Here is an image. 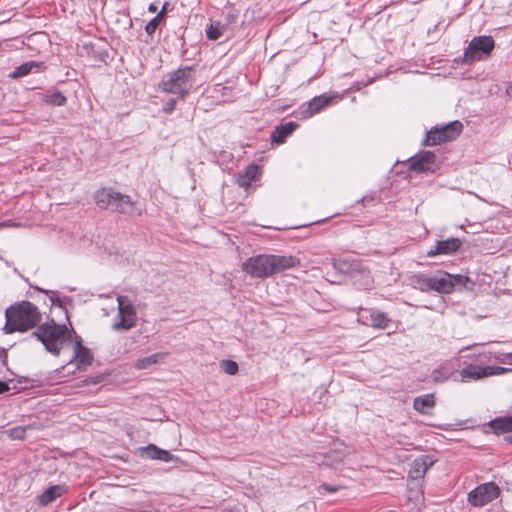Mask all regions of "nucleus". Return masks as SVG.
I'll return each instance as SVG.
<instances>
[{"label":"nucleus","mask_w":512,"mask_h":512,"mask_svg":"<svg viewBox=\"0 0 512 512\" xmlns=\"http://www.w3.org/2000/svg\"><path fill=\"white\" fill-rule=\"evenodd\" d=\"M31 336L40 340L47 351L58 355L63 345L69 340L70 332L65 325H59L52 320L40 325Z\"/></svg>","instance_id":"20e7f679"},{"label":"nucleus","mask_w":512,"mask_h":512,"mask_svg":"<svg viewBox=\"0 0 512 512\" xmlns=\"http://www.w3.org/2000/svg\"><path fill=\"white\" fill-rule=\"evenodd\" d=\"M259 174V166L250 164L246 167L245 171L238 176L237 183L239 186L247 188L258 178Z\"/></svg>","instance_id":"a211bd4d"},{"label":"nucleus","mask_w":512,"mask_h":512,"mask_svg":"<svg viewBox=\"0 0 512 512\" xmlns=\"http://www.w3.org/2000/svg\"><path fill=\"white\" fill-rule=\"evenodd\" d=\"M489 426L496 434H503L512 431V416L499 417L489 422Z\"/></svg>","instance_id":"5701e85b"},{"label":"nucleus","mask_w":512,"mask_h":512,"mask_svg":"<svg viewBox=\"0 0 512 512\" xmlns=\"http://www.w3.org/2000/svg\"><path fill=\"white\" fill-rule=\"evenodd\" d=\"M460 247L461 241L458 238H449L438 241L434 248L427 252V256L434 257L436 255H450L456 252Z\"/></svg>","instance_id":"9b49d317"},{"label":"nucleus","mask_w":512,"mask_h":512,"mask_svg":"<svg viewBox=\"0 0 512 512\" xmlns=\"http://www.w3.org/2000/svg\"><path fill=\"white\" fill-rule=\"evenodd\" d=\"M463 125L460 121H452L443 126L432 127L422 141L424 146L438 145L446 141L454 140L460 135Z\"/></svg>","instance_id":"423d86ee"},{"label":"nucleus","mask_w":512,"mask_h":512,"mask_svg":"<svg viewBox=\"0 0 512 512\" xmlns=\"http://www.w3.org/2000/svg\"><path fill=\"white\" fill-rule=\"evenodd\" d=\"M348 265V262L345 260V261H336V260H333V267L335 269H339L340 271L342 272H352L354 270H356L359 266L358 263H351L349 267L346 268V266Z\"/></svg>","instance_id":"2f4dec72"},{"label":"nucleus","mask_w":512,"mask_h":512,"mask_svg":"<svg viewBox=\"0 0 512 512\" xmlns=\"http://www.w3.org/2000/svg\"><path fill=\"white\" fill-rule=\"evenodd\" d=\"M460 381L464 382L467 379L474 381L481 380L488 377L486 366L469 364L460 371Z\"/></svg>","instance_id":"ddd939ff"},{"label":"nucleus","mask_w":512,"mask_h":512,"mask_svg":"<svg viewBox=\"0 0 512 512\" xmlns=\"http://www.w3.org/2000/svg\"><path fill=\"white\" fill-rule=\"evenodd\" d=\"M468 278L463 275H451L446 272L439 271L434 276H431V290L441 294H449L454 290L456 285H464Z\"/></svg>","instance_id":"1a4fd4ad"},{"label":"nucleus","mask_w":512,"mask_h":512,"mask_svg":"<svg viewBox=\"0 0 512 512\" xmlns=\"http://www.w3.org/2000/svg\"><path fill=\"white\" fill-rule=\"evenodd\" d=\"M486 370H487L488 377L493 376V375H501V374H505L508 372H512L511 368H505V367H501V366H486Z\"/></svg>","instance_id":"c9c22d12"},{"label":"nucleus","mask_w":512,"mask_h":512,"mask_svg":"<svg viewBox=\"0 0 512 512\" xmlns=\"http://www.w3.org/2000/svg\"><path fill=\"white\" fill-rule=\"evenodd\" d=\"M371 326L378 329H386L389 326L390 319L383 312L373 311L370 313Z\"/></svg>","instance_id":"a878e982"},{"label":"nucleus","mask_w":512,"mask_h":512,"mask_svg":"<svg viewBox=\"0 0 512 512\" xmlns=\"http://www.w3.org/2000/svg\"><path fill=\"white\" fill-rule=\"evenodd\" d=\"M46 101L52 105L63 106L67 99L61 92L55 91L46 96Z\"/></svg>","instance_id":"c85d7f7f"},{"label":"nucleus","mask_w":512,"mask_h":512,"mask_svg":"<svg viewBox=\"0 0 512 512\" xmlns=\"http://www.w3.org/2000/svg\"><path fill=\"white\" fill-rule=\"evenodd\" d=\"M451 377V373L444 368L434 369L431 373V379L434 383H443Z\"/></svg>","instance_id":"cd10ccee"},{"label":"nucleus","mask_w":512,"mask_h":512,"mask_svg":"<svg viewBox=\"0 0 512 512\" xmlns=\"http://www.w3.org/2000/svg\"><path fill=\"white\" fill-rule=\"evenodd\" d=\"M434 464V459L430 455H422L413 461L410 476L418 479L424 476L427 470Z\"/></svg>","instance_id":"f8f14e48"},{"label":"nucleus","mask_w":512,"mask_h":512,"mask_svg":"<svg viewBox=\"0 0 512 512\" xmlns=\"http://www.w3.org/2000/svg\"><path fill=\"white\" fill-rule=\"evenodd\" d=\"M9 390V386L6 382L0 380V394Z\"/></svg>","instance_id":"37998d69"},{"label":"nucleus","mask_w":512,"mask_h":512,"mask_svg":"<svg viewBox=\"0 0 512 512\" xmlns=\"http://www.w3.org/2000/svg\"><path fill=\"white\" fill-rule=\"evenodd\" d=\"M76 362L78 368L90 365L92 362V355L90 354V351L80 343H77L76 346Z\"/></svg>","instance_id":"393cba45"},{"label":"nucleus","mask_w":512,"mask_h":512,"mask_svg":"<svg viewBox=\"0 0 512 512\" xmlns=\"http://www.w3.org/2000/svg\"><path fill=\"white\" fill-rule=\"evenodd\" d=\"M41 67V63L35 62V61H28L20 66H18L11 74L10 77L17 79L24 77L32 72L33 69H39Z\"/></svg>","instance_id":"b1692460"},{"label":"nucleus","mask_w":512,"mask_h":512,"mask_svg":"<svg viewBox=\"0 0 512 512\" xmlns=\"http://www.w3.org/2000/svg\"><path fill=\"white\" fill-rule=\"evenodd\" d=\"M410 285L420 290L421 292L431 291V276H427L423 273L413 274L410 278Z\"/></svg>","instance_id":"4be33fe9"},{"label":"nucleus","mask_w":512,"mask_h":512,"mask_svg":"<svg viewBox=\"0 0 512 512\" xmlns=\"http://www.w3.org/2000/svg\"><path fill=\"white\" fill-rule=\"evenodd\" d=\"M6 323L3 330L6 334L16 331L25 332L36 327L42 319L38 308L29 301L9 307L5 312Z\"/></svg>","instance_id":"f03ea898"},{"label":"nucleus","mask_w":512,"mask_h":512,"mask_svg":"<svg viewBox=\"0 0 512 512\" xmlns=\"http://www.w3.org/2000/svg\"><path fill=\"white\" fill-rule=\"evenodd\" d=\"M111 208L122 214H131L134 209V203L130 196L116 192L115 202H113Z\"/></svg>","instance_id":"f3484780"},{"label":"nucleus","mask_w":512,"mask_h":512,"mask_svg":"<svg viewBox=\"0 0 512 512\" xmlns=\"http://www.w3.org/2000/svg\"><path fill=\"white\" fill-rule=\"evenodd\" d=\"M51 301L54 306L64 308V302L59 297H56V298L53 297V298H51Z\"/></svg>","instance_id":"ea45409f"},{"label":"nucleus","mask_w":512,"mask_h":512,"mask_svg":"<svg viewBox=\"0 0 512 512\" xmlns=\"http://www.w3.org/2000/svg\"><path fill=\"white\" fill-rule=\"evenodd\" d=\"M297 127L298 124L295 122H287L277 126L271 134L272 142L277 144L284 143L286 138L291 135Z\"/></svg>","instance_id":"dca6fc26"},{"label":"nucleus","mask_w":512,"mask_h":512,"mask_svg":"<svg viewBox=\"0 0 512 512\" xmlns=\"http://www.w3.org/2000/svg\"><path fill=\"white\" fill-rule=\"evenodd\" d=\"M65 492L66 488L64 485H52L38 496V504L42 507L47 506L61 497Z\"/></svg>","instance_id":"4468645a"},{"label":"nucleus","mask_w":512,"mask_h":512,"mask_svg":"<svg viewBox=\"0 0 512 512\" xmlns=\"http://www.w3.org/2000/svg\"><path fill=\"white\" fill-rule=\"evenodd\" d=\"M225 28L220 22L211 23L206 29V36L209 40H218L224 32Z\"/></svg>","instance_id":"bb28decb"},{"label":"nucleus","mask_w":512,"mask_h":512,"mask_svg":"<svg viewBox=\"0 0 512 512\" xmlns=\"http://www.w3.org/2000/svg\"><path fill=\"white\" fill-rule=\"evenodd\" d=\"M299 264V259L291 255H257L243 263V270L253 277L263 278Z\"/></svg>","instance_id":"f257e3e1"},{"label":"nucleus","mask_w":512,"mask_h":512,"mask_svg":"<svg viewBox=\"0 0 512 512\" xmlns=\"http://www.w3.org/2000/svg\"><path fill=\"white\" fill-rule=\"evenodd\" d=\"M195 69L191 66L179 67L177 70L163 75L159 88L161 91L177 95L184 99L193 88L196 81Z\"/></svg>","instance_id":"7ed1b4c3"},{"label":"nucleus","mask_w":512,"mask_h":512,"mask_svg":"<svg viewBox=\"0 0 512 512\" xmlns=\"http://www.w3.org/2000/svg\"><path fill=\"white\" fill-rule=\"evenodd\" d=\"M163 20L155 16L145 26V31L148 35L152 36Z\"/></svg>","instance_id":"72a5a7b5"},{"label":"nucleus","mask_w":512,"mask_h":512,"mask_svg":"<svg viewBox=\"0 0 512 512\" xmlns=\"http://www.w3.org/2000/svg\"><path fill=\"white\" fill-rule=\"evenodd\" d=\"M118 314L111 328L114 331H128L137 324V311L128 296L118 295Z\"/></svg>","instance_id":"39448f33"},{"label":"nucleus","mask_w":512,"mask_h":512,"mask_svg":"<svg viewBox=\"0 0 512 512\" xmlns=\"http://www.w3.org/2000/svg\"><path fill=\"white\" fill-rule=\"evenodd\" d=\"M332 97H329L325 94L314 97L311 101L308 102L307 109L305 111L306 116L310 117L315 113L320 112L324 107H326Z\"/></svg>","instance_id":"aec40b11"},{"label":"nucleus","mask_w":512,"mask_h":512,"mask_svg":"<svg viewBox=\"0 0 512 512\" xmlns=\"http://www.w3.org/2000/svg\"><path fill=\"white\" fill-rule=\"evenodd\" d=\"M490 356L489 358H494L495 360L499 361V362H506L507 360L509 361V363L512 364V353H495V352H489Z\"/></svg>","instance_id":"e433bc0d"},{"label":"nucleus","mask_w":512,"mask_h":512,"mask_svg":"<svg viewBox=\"0 0 512 512\" xmlns=\"http://www.w3.org/2000/svg\"><path fill=\"white\" fill-rule=\"evenodd\" d=\"M148 11L150 13H155L157 11V6L154 4V3H151L149 6H148Z\"/></svg>","instance_id":"c03bdc74"},{"label":"nucleus","mask_w":512,"mask_h":512,"mask_svg":"<svg viewBox=\"0 0 512 512\" xmlns=\"http://www.w3.org/2000/svg\"><path fill=\"white\" fill-rule=\"evenodd\" d=\"M167 355H168L167 352H159V353L152 354L148 357L140 358L135 361L134 367L138 370L147 369L152 365H156L158 363L163 362L165 360V358L167 357Z\"/></svg>","instance_id":"412c9836"},{"label":"nucleus","mask_w":512,"mask_h":512,"mask_svg":"<svg viewBox=\"0 0 512 512\" xmlns=\"http://www.w3.org/2000/svg\"><path fill=\"white\" fill-rule=\"evenodd\" d=\"M333 454H335V458L332 462L327 461L328 465H332L333 462H341L343 460V455L341 453L333 452Z\"/></svg>","instance_id":"79ce46f5"},{"label":"nucleus","mask_w":512,"mask_h":512,"mask_svg":"<svg viewBox=\"0 0 512 512\" xmlns=\"http://www.w3.org/2000/svg\"><path fill=\"white\" fill-rule=\"evenodd\" d=\"M112 188H101L94 194V200L98 207L101 209H108L115 202V194Z\"/></svg>","instance_id":"2eb2a0df"},{"label":"nucleus","mask_w":512,"mask_h":512,"mask_svg":"<svg viewBox=\"0 0 512 512\" xmlns=\"http://www.w3.org/2000/svg\"><path fill=\"white\" fill-rule=\"evenodd\" d=\"M409 167L411 170L418 173H434L439 169V163L436 160L434 152L422 151L410 159Z\"/></svg>","instance_id":"9d476101"},{"label":"nucleus","mask_w":512,"mask_h":512,"mask_svg":"<svg viewBox=\"0 0 512 512\" xmlns=\"http://www.w3.org/2000/svg\"><path fill=\"white\" fill-rule=\"evenodd\" d=\"M167 5L168 3H165L162 7V9L158 12V14L156 15L158 18L164 20V17L166 15V12H167Z\"/></svg>","instance_id":"a19ab883"},{"label":"nucleus","mask_w":512,"mask_h":512,"mask_svg":"<svg viewBox=\"0 0 512 512\" xmlns=\"http://www.w3.org/2000/svg\"><path fill=\"white\" fill-rule=\"evenodd\" d=\"M160 450L161 449L157 446L149 444L142 449V452L147 458L157 460V456H159Z\"/></svg>","instance_id":"473e14b6"},{"label":"nucleus","mask_w":512,"mask_h":512,"mask_svg":"<svg viewBox=\"0 0 512 512\" xmlns=\"http://www.w3.org/2000/svg\"><path fill=\"white\" fill-rule=\"evenodd\" d=\"M220 366L228 375H235L238 372V364L235 361L222 360Z\"/></svg>","instance_id":"7c9ffc66"},{"label":"nucleus","mask_w":512,"mask_h":512,"mask_svg":"<svg viewBox=\"0 0 512 512\" xmlns=\"http://www.w3.org/2000/svg\"><path fill=\"white\" fill-rule=\"evenodd\" d=\"M173 459V455L167 451V450H160L159 456H157V460L163 461V462H169Z\"/></svg>","instance_id":"4c0bfd02"},{"label":"nucleus","mask_w":512,"mask_h":512,"mask_svg":"<svg viewBox=\"0 0 512 512\" xmlns=\"http://www.w3.org/2000/svg\"><path fill=\"white\" fill-rule=\"evenodd\" d=\"M343 488H344V486H342V485H331V484L323 483L318 487V492L321 495H323L325 492L326 493H334Z\"/></svg>","instance_id":"f704fd0d"},{"label":"nucleus","mask_w":512,"mask_h":512,"mask_svg":"<svg viewBox=\"0 0 512 512\" xmlns=\"http://www.w3.org/2000/svg\"><path fill=\"white\" fill-rule=\"evenodd\" d=\"M175 106H176V100L171 98L169 99L166 104L164 105L163 107V111L165 113H171L172 111H174L175 109Z\"/></svg>","instance_id":"58836bf2"},{"label":"nucleus","mask_w":512,"mask_h":512,"mask_svg":"<svg viewBox=\"0 0 512 512\" xmlns=\"http://www.w3.org/2000/svg\"><path fill=\"white\" fill-rule=\"evenodd\" d=\"M5 433L13 440H22L26 435V428L16 426L5 431Z\"/></svg>","instance_id":"c756f323"},{"label":"nucleus","mask_w":512,"mask_h":512,"mask_svg":"<svg viewBox=\"0 0 512 512\" xmlns=\"http://www.w3.org/2000/svg\"><path fill=\"white\" fill-rule=\"evenodd\" d=\"M499 495V487L494 482H487L471 490L467 500L474 507H482L497 499Z\"/></svg>","instance_id":"6e6552de"},{"label":"nucleus","mask_w":512,"mask_h":512,"mask_svg":"<svg viewBox=\"0 0 512 512\" xmlns=\"http://www.w3.org/2000/svg\"><path fill=\"white\" fill-rule=\"evenodd\" d=\"M494 45V39L491 36L474 37L464 52V60L466 62L482 60L489 56Z\"/></svg>","instance_id":"0eeeda50"},{"label":"nucleus","mask_w":512,"mask_h":512,"mask_svg":"<svg viewBox=\"0 0 512 512\" xmlns=\"http://www.w3.org/2000/svg\"><path fill=\"white\" fill-rule=\"evenodd\" d=\"M506 94L512 99V82L507 86Z\"/></svg>","instance_id":"a18cd8bd"},{"label":"nucleus","mask_w":512,"mask_h":512,"mask_svg":"<svg viewBox=\"0 0 512 512\" xmlns=\"http://www.w3.org/2000/svg\"><path fill=\"white\" fill-rule=\"evenodd\" d=\"M435 406L434 394H425L418 396L413 401V407L416 411L422 414H428L429 411Z\"/></svg>","instance_id":"6ab92c4d"}]
</instances>
